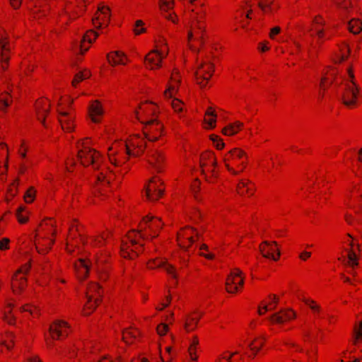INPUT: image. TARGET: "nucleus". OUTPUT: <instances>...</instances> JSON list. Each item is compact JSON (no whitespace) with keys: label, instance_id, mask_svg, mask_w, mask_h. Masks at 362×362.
<instances>
[{"label":"nucleus","instance_id":"obj_27","mask_svg":"<svg viewBox=\"0 0 362 362\" xmlns=\"http://www.w3.org/2000/svg\"><path fill=\"white\" fill-rule=\"evenodd\" d=\"M181 82V76L177 68L172 71L170 80L168 81V88L164 91L163 95L166 98H170L175 95L179 89Z\"/></svg>","mask_w":362,"mask_h":362},{"label":"nucleus","instance_id":"obj_35","mask_svg":"<svg viewBox=\"0 0 362 362\" xmlns=\"http://www.w3.org/2000/svg\"><path fill=\"white\" fill-rule=\"evenodd\" d=\"M89 259L80 258L74 263L76 276L79 281H83L86 279L89 273Z\"/></svg>","mask_w":362,"mask_h":362},{"label":"nucleus","instance_id":"obj_54","mask_svg":"<svg viewBox=\"0 0 362 362\" xmlns=\"http://www.w3.org/2000/svg\"><path fill=\"white\" fill-rule=\"evenodd\" d=\"M238 355V351L230 353L225 351L221 354L216 360V362H233L235 356Z\"/></svg>","mask_w":362,"mask_h":362},{"label":"nucleus","instance_id":"obj_55","mask_svg":"<svg viewBox=\"0 0 362 362\" xmlns=\"http://www.w3.org/2000/svg\"><path fill=\"white\" fill-rule=\"evenodd\" d=\"M90 76V72L89 70L85 69L82 71L78 72L74 76L72 81V86L76 87V86L83 80L88 78Z\"/></svg>","mask_w":362,"mask_h":362},{"label":"nucleus","instance_id":"obj_30","mask_svg":"<svg viewBox=\"0 0 362 362\" xmlns=\"http://www.w3.org/2000/svg\"><path fill=\"white\" fill-rule=\"evenodd\" d=\"M259 250L263 257L272 259L274 261L278 260L280 257L279 249L274 241L262 243L259 245Z\"/></svg>","mask_w":362,"mask_h":362},{"label":"nucleus","instance_id":"obj_20","mask_svg":"<svg viewBox=\"0 0 362 362\" xmlns=\"http://www.w3.org/2000/svg\"><path fill=\"white\" fill-rule=\"evenodd\" d=\"M31 266L29 262L22 265L13 274L11 280V288L14 293H21L27 286L26 274Z\"/></svg>","mask_w":362,"mask_h":362},{"label":"nucleus","instance_id":"obj_48","mask_svg":"<svg viewBox=\"0 0 362 362\" xmlns=\"http://www.w3.org/2000/svg\"><path fill=\"white\" fill-rule=\"evenodd\" d=\"M199 346V339L197 336H194L192 339V342L188 349L189 356L190 357L191 361H197L198 358V356L197 354V351Z\"/></svg>","mask_w":362,"mask_h":362},{"label":"nucleus","instance_id":"obj_59","mask_svg":"<svg viewBox=\"0 0 362 362\" xmlns=\"http://www.w3.org/2000/svg\"><path fill=\"white\" fill-rule=\"evenodd\" d=\"M15 338L16 336L12 332H8L6 334V339L2 342V344L6 347L8 350H10L14 345Z\"/></svg>","mask_w":362,"mask_h":362},{"label":"nucleus","instance_id":"obj_37","mask_svg":"<svg viewBox=\"0 0 362 362\" xmlns=\"http://www.w3.org/2000/svg\"><path fill=\"white\" fill-rule=\"evenodd\" d=\"M200 168L202 170L217 164L216 158L212 151L203 152L200 156Z\"/></svg>","mask_w":362,"mask_h":362},{"label":"nucleus","instance_id":"obj_28","mask_svg":"<svg viewBox=\"0 0 362 362\" xmlns=\"http://www.w3.org/2000/svg\"><path fill=\"white\" fill-rule=\"evenodd\" d=\"M88 114L93 122L100 123L105 114L102 103L98 100H91L88 107Z\"/></svg>","mask_w":362,"mask_h":362},{"label":"nucleus","instance_id":"obj_53","mask_svg":"<svg viewBox=\"0 0 362 362\" xmlns=\"http://www.w3.org/2000/svg\"><path fill=\"white\" fill-rule=\"evenodd\" d=\"M348 29L353 34H358L362 30V22L358 18H353L348 23Z\"/></svg>","mask_w":362,"mask_h":362},{"label":"nucleus","instance_id":"obj_50","mask_svg":"<svg viewBox=\"0 0 362 362\" xmlns=\"http://www.w3.org/2000/svg\"><path fill=\"white\" fill-rule=\"evenodd\" d=\"M362 342V321L354 325L353 329V344L356 345Z\"/></svg>","mask_w":362,"mask_h":362},{"label":"nucleus","instance_id":"obj_23","mask_svg":"<svg viewBox=\"0 0 362 362\" xmlns=\"http://www.w3.org/2000/svg\"><path fill=\"white\" fill-rule=\"evenodd\" d=\"M163 182L158 176L153 177L146 187V197L149 201H157L164 192Z\"/></svg>","mask_w":362,"mask_h":362},{"label":"nucleus","instance_id":"obj_63","mask_svg":"<svg viewBox=\"0 0 362 362\" xmlns=\"http://www.w3.org/2000/svg\"><path fill=\"white\" fill-rule=\"evenodd\" d=\"M17 187H18V182L16 181H14L12 182L8 189V193H7V199L12 198L17 194Z\"/></svg>","mask_w":362,"mask_h":362},{"label":"nucleus","instance_id":"obj_60","mask_svg":"<svg viewBox=\"0 0 362 362\" xmlns=\"http://www.w3.org/2000/svg\"><path fill=\"white\" fill-rule=\"evenodd\" d=\"M210 139L213 141L216 149L221 150L223 148L225 144L222 139L219 136L216 134H211L210 136Z\"/></svg>","mask_w":362,"mask_h":362},{"label":"nucleus","instance_id":"obj_39","mask_svg":"<svg viewBox=\"0 0 362 362\" xmlns=\"http://www.w3.org/2000/svg\"><path fill=\"white\" fill-rule=\"evenodd\" d=\"M108 62L112 66L125 65L127 62V57L120 51L110 52L107 56Z\"/></svg>","mask_w":362,"mask_h":362},{"label":"nucleus","instance_id":"obj_56","mask_svg":"<svg viewBox=\"0 0 362 362\" xmlns=\"http://www.w3.org/2000/svg\"><path fill=\"white\" fill-rule=\"evenodd\" d=\"M13 307V305L11 303H8L4 308V319L10 325H12L15 322V318L11 315V310Z\"/></svg>","mask_w":362,"mask_h":362},{"label":"nucleus","instance_id":"obj_21","mask_svg":"<svg viewBox=\"0 0 362 362\" xmlns=\"http://www.w3.org/2000/svg\"><path fill=\"white\" fill-rule=\"evenodd\" d=\"M124 142L132 157L141 156L146 148V139L141 134L132 135Z\"/></svg>","mask_w":362,"mask_h":362},{"label":"nucleus","instance_id":"obj_5","mask_svg":"<svg viewBox=\"0 0 362 362\" xmlns=\"http://www.w3.org/2000/svg\"><path fill=\"white\" fill-rule=\"evenodd\" d=\"M55 221L47 218L41 221L35 230V245L37 252L46 254L54 243Z\"/></svg>","mask_w":362,"mask_h":362},{"label":"nucleus","instance_id":"obj_9","mask_svg":"<svg viewBox=\"0 0 362 362\" xmlns=\"http://www.w3.org/2000/svg\"><path fill=\"white\" fill-rule=\"evenodd\" d=\"M110 163L115 167H121L131 157L124 141H115L107 150Z\"/></svg>","mask_w":362,"mask_h":362},{"label":"nucleus","instance_id":"obj_13","mask_svg":"<svg viewBox=\"0 0 362 362\" xmlns=\"http://www.w3.org/2000/svg\"><path fill=\"white\" fill-rule=\"evenodd\" d=\"M70 332L68 323L63 320H57L52 322L49 329L50 338L46 339L47 348L52 349L54 346V340H62L66 338Z\"/></svg>","mask_w":362,"mask_h":362},{"label":"nucleus","instance_id":"obj_17","mask_svg":"<svg viewBox=\"0 0 362 362\" xmlns=\"http://www.w3.org/2000/svg\"><path fill=\"white\" fill-rule=\"evenodd\" d=\"M158 113L157 105L153 102L144 101L140 103L135 111L136 119L142 124L157 119Z\"/></svg>","mask_w":362,"mask_h":362},{"label":"nucleus","instance_id":"obj_29","mask_svg":"<svg viewBox=\"0 0 362 362\" xmlns=\"http://www.w3.org/2000/svg\"><path fill=\"white\" fill-rule=\"evenodd\" d=\"M344 78L338 76V71L335 68H329L324 74L320 81V88L326 89L331 84H341Z\"/></svg>","mask_w":362,"mask_h":362},{"label":"nucleus","instance_id":"obj_32","mask_svg":"<svg viewBox=\"0 0 362 362\" xmlns=\"http://www.w3.org/2000/svg\"><path fill=\"white\" fill-rule=\"evenodd\" d=\"M50 103L47 98H39L35 102L36 115L43 126L47 128L45 118L49 111Z\"/></svg>","mask_w":362,"mask_h":362},{"label":"nucleus","instance_id":"obj_25","mask_svg":"<svg viewBox=\"0 0 362 362\" xmlns=\"http://www.w3.org/2000/svg\"><path fill=\"white\" fill-rule=\"evenodd\" d=\"M148 269H163L168 275H170L175 280V284H177V274L175 267L169 264L165 259L155 258L150 259L146 263Z\"/></svg>","mask_w":362,"mask_h":362},{"label":"nucleus","instance_id":"obj_36","mask_svg":"<svg viewBox=\"0 0 362 362\" xmlns=\"http://www.w3.org/2000/svg\"><path fill=\"white\" fill-rule=\"evenodd\" d=\"M236 190L241 196H252L255 190V185L247 179H243L237 185Z\"/></svg>","mask_w":362,"mask_h":362},{"label":"nucleus","instance_id":"obj_44","mask_svg":"<svg viewBox=\"0 0 362 362\" xmlns=\"http://www.w3.org/2000/svg\"><path fill=\"white\" fill-rule=\"evenodd\" d=\"M205 177V180L209 183H215L218 177V170L217 164L211 166L209 169L206 168L202 170Z\"/></svg>","mask_w":362,"mask_h":362},{"label":"nucleus","instance_id":"obj_46","mask_svg":"<svg viewBox=\"0 0 362 362\" xmlns=\"http://www.w3.org/2000/svg\"><path fill=\"white\" fill-rule=\"evenodd\" d=\"M279 303V298L274 295H269L267 298L262 300L261 304L263 305L264 311H269L275 309Z\"/></svg>","mask_w":362,"mask_h":362},{"label":"nucleus","instance_id":"obj_62","mask_svg":"<svg viewBox=\"0 0 362 362\" xmlns=\"http://www.w3.org/2000/svg\"><path fill=\"white\" fill-rule=\"evenodd\" d=\"M200 253L199 255L204 257L206 259L212 260L214 259L215 255L212 253H205L204 252H208L209 247L206 244H202L200 247Z\"/></svg>","mask_w":362,"mask_h":362},{"label":"nucleus","instance_id":"obj_19","mask_svg":"<svg viewBox=\"0 0 362 362\" xmlns=\"http://www.w3.org/2000/svg\"><path fill=\"white\" fill-rule=\"evenodd\" d=\"M244 274L240 269H233L226 280V291L231 294L242 291L244 286Z\"/></svg>","mask_w":362,"mask_h":362},{"label":"nucleus","instance_id":"obj_15","mask_svg":"<svg viewBox=\"0 0 362 362\" xmlns=\"http://www.w3.org/2000/svg\"><path fill=\"white\" fill-rule=\"evenodd\" d=\"M201 233L191 226H185L181 228L177 234L178 245L185 250H189L194 243L199 240Z\"/></svg>","mask_w":362,"mask_h":362},{"label":"nucleus","instance_id":"obj_43","mask_svg":"<svg viewBox=\"0 0 362 362\" xmlns=\"http://www.w3.org/2000/svg\"><path fill=\"white\" fill-rule=\"evenodd\" d=\"M265 339L264 337H258L250 341L247 347L252 353V357L254 358L264 345Z\"/></svg>","mask_w":362,"mask_h":362},{"label":"nucleus","instance_id":"obj_6","mask_svg":"<svg viewBox=\"0 0 362 362\" xmlns=\"http://www.w3.org/2000/svg\"><path fill=\"white\" fill-rule=\"evenodd\" d=\"M341 100L344 105L349 108L358 106L362 97L358 85L355 81V76L351 66L346 70V75L340 85Z\"/></svg>","mask_w":362,"mask_h":362},{"label":"nucleus","instance_id":"obj_4","mask_svg":"<svg viewBox=\"0 0 362 362\" xmlns=\"http://www.w3.org/2000/svg\"><path fill=\"white\" fill-rule=\"evenodd\" d=\"M206 10L202 6L191 15L190 28L188 32V44L192 49L202 46L205 39Z\"/></svg>","mask_w":362,"mask_h":362},{"label":"nucleus","instance_id":"obj_49","mask_svg":"<svg viewBox=\"0 0 362 362\" xmlns=\"http://www.w3.org/2000/svg\"><path fill=\"white\" fill-rule=\"evenodd\" d=\"M259 7L264 13H272L276 9L274 0H260Z\"/></svg>","mask_w":362,"mask_h":362},{"label":"nucleus","instance_id":"obj_51","mask_svg":"<svg viewBox=\"0 0 362 362\" xmlns=\"http://www.w3.org/2000/svg\"><path fill=\"white\" fill-rule=\"evenodd\" d=\"M302 300L308 307L310 308V309L312 310V312L314 315H320V313L322 311V308H321L320 305L319 304H317V303L315 300L308 298H303L302 299Z\"/></svg>","mask_w":362,"mask_h":362},{"label":"nucleus","instance_id":"obj_64","mask_svg":"<svg viewBox=\"0 0 362 362\" xmlns=\"http://www.w3.org/2000/svg\"><path fill=\"white\" fill-rule=\"evenodd\" d=\"M173 109L177 112H181L183 109V103L177 98H175L171 102Z\"/></svg>","mask_w":362,"mask_h":362},{"label":"nucleus","instance_id":"obj_3","mask_svg":"<svg viewBox=\"0 0 362 362\" xmlns=\"http://www.w3.org/2000/svg\"><path fill=\"white\" fill-rule=\"evenodd\" d=\"M110 232L104 231L99 235L85 238L80 233L77 221L74 220L66 238V252L72 255L75 252V248L80 250L81 244L88 249L100 248L110 243Z\"/></svg>","mask_w":362,"mask_h":362},{"label":"nucleus","instance_id":"obj_14","mask_svg":"<svg viewBox=\"0 0 362 362\" xmlns=\"http://www.w3.org/2000/svg\"><path fill=\"white\" fill-rule=\"evenodd\" d=\"M103 290L97 283L88 284L86 290L87 302L83 308L84 315H90L101 301Z\"/></svg>","mask_w":362,"mask_h":362},{"label":"nucleus","instance_id":"obj_42","mask_svg":"<svg viewBox=\"0 0 362 362\" xmlns=\"http://www.w3.org/2000/svg\"><path fill=\"white\" fill-rule=\"evenodd\" d=\"M139 331L134 327L125 329L122 332V340L127 344H133L139 336Z\"/></svg>","mask_w":362,"mask_h":362},{"label":"nucleus","instance_id":"obj_61","mask_svg":"<svg viewBox=\"0 0 362 362\" xmlns=\"http://www.w3.org/2000/svg\"><path fill=\"white\" fill-rule=\"evenodd\" d=\"M20 311L23 312H28L31 315H37V308L31 304H25L24 305H22L20 308Z\"/></svg>","mask_w":362,"mask_h":362},{"label":"nucleus","instance_id":"obj_1","mask_svg":"<svg viewBox=\"0 0 362 362\" xmlns=\"http://www.w3.org/2000/svg\"><path fill=\"white\" fill-rule=\"evenodd\" d=\"M90 143L89 138L78 141L77 158L83 166H90L95 171V193L105 195L111 190L110 185L114 178L113 170L104 163V158L100 153L90 147Z\"/></svg>","mask_w":362,"mask_h":362},{"label":"nucleus","instance_id":"obj_52","mask_svg":"<svg viewBox=\"0 0 362 362\" xmlns=\"http://www.w3.org/2000/svg\"><path fill=\"white\" fill-rule=\"evenodd\" d=\"M12 96L10 93L6 91L0 95V110L5 111L12 103Z\"/></svg>","mask_w":362,"mask_h":362},{"label":"nucleus","instance_id":"obj_57","mask_svg":"<svg viewBox=\"0 0 362 362\" xmlns=\"http://www.w3.org/2000/svg\"><path fill=\"white\" fill-rule=\"evenodd\" d=\"M36 189L34 187H30L25 193L24 200L28 204H31L36 196Z\"/></svg>","mask_w":362,"mask_h":362},{"label":"nucleus","instance_id":"obj_22","mask_svg":"<svg viewBox=\"0 0 362 362\" xmlns=\"http://www.w3.org/2000/svg\"><path fill=\"white\" fill-rule=\"evenodd\" d=\"M312 37H316V42H311L308 47V54L310 58H314L317 52L318 48L324 43V42L329 39L326 29L325 28L312 27Z\"/></svg>","mask_w":362,"mask_h":362},{"label":"nucleus","instance_id":"obj_12","mask_svg":"<svg viewBox=\"0 0 362 362\" xmlns=\"http://www.w3.org/2000/svg\"><path fill=\"white\" fill-rule=\"evenodd\" d=\"M86 0H75V2H69L59 13V21L68 24L69 20H74L81 16L85 11Z\"/></svg>","mask_w":362,"mask_h":362},{"label":"nucleus","instance_id":"obj_40","mask_svg":"<svg viewBox=\"0 0 362 362\" xmlns=\"http://www.w3.org/2000/svg\"><path fill=\"white\" fill-rule=\"evenodd\" d=\"M244 127V124L240 121H235L228 124L222 129V134L225 136H233L240 132Z\"/></svg>","mask_w":362,"mask_h":362},{"label":"nucleus","instance_id":"obj_8","mask_svg":"<svg viewBox=\"0 0 362 362\" xmlns=\"http://www.w3.org/2000/svg\"><path fill=\"white\" fill-rule=\"evenodd\" d=\"M197 67L195 71L196 81L202 88H204L213 76L214 65L211 62L210 55H207L205 57L199 56L197 59Z\"/></svg>","mask_w":362,"mask_h":362},{"label":"nucleus","instance_id":"obj_58","mask_svg":"<svg viewBox=\"0 0 362 362\" xmlns=\"http://www.w3.org/2000/svg\"><path fill=\"white\" fill-rule=\"evenodd\" d=\"M16 217L18 221L21 223H25L28 221V212L26 211L25 207L20 206L16 211Z\"/></svg>","mask_w":362,"mask_h":362},{"label":"nucleus","instance_id":"obj_31","mask_svg":"<svg viewBox=\"0 0 362 362\" xmlns=\"http://www.w3.org/2000/svg\"><path fill=\"white\" fill-rule=\"evenodd\" d=\"M295 317L296 313L293 310L285 309L272 315L269 317V321L272 325H282L295 319Z\"/></svg>","mask_w":362,"mask_h":362},{"label":"nucleus","instance_id":"obj_10","mask_svg":"<svg viewBox=\"0 0 362 362\" xmlns=\"http://www.w3.org/2000/svg\"><path fill=\"white\" fill-rule=\"evenodd\" d=\"M169 52L167 44L156 46V49L149 52L145 57L146 66L150 70H158L162 66V61Z\"/></svg>","mask_w":362,"mask_h":362},{"label":"nucleus","instance_id":"obj_2","mask_svg":"<svg viewBox=\"0 0 362 362\" xmlns=\"http://www.w3.org/2000/svg\"><path fill=\"white\" fill-rule=\"evenodd\" d=\"M163 225L162 221L158 217L150 215L144 217L137 230L129 231L122 238L121 255L132 259L137 257L144 250V242L158 237Z\"/></svg>","mask_w":362,"mask_h":362},{"label":"nucleus","instance_id":"obj_47","mask_svg":"<svg viewBox=\"0 0 362 362\" xmlns=\"http://www.w3.org/2000/svg\"><path fill=\"white\" fill-rule=\"evenodd\" d=\"M350 54V48L349 45L342 42L339 45V50L337 53V60L338 62H342L345 61L349 56Z\"/></svg>","mask_w":362,"mask_h":362},{"label":"nucleus","instance_id":"obj_38","mask_svg":"<svg viewBox=\"0 0 362 362\" xmlns=\"http://www.w3.org/2000/svg\"><path fill=\"white\" fill-rule=\"evenodd\" d=\"M98 34L93 30L86 31L80 45L81 53L83 54L90 47V45L97 38Z\"/></svg>","mask_w":362,"mask_h":362},{"label":"nucleus","instance_id":"obj_18","mask_svg":"<svg viewBox=\"0 0 362 362\" xmlns=\"http://www.w3.org/2000/svg\"><path fill=\"white\" fill-rule=\"evenodd\" d=\"M11 45L8 34L4 28H0V67L2 71L8 69L11 57Z\"/></svg>","mask_w":362,"mask_h":362},{"label":"nucleus","instance_id":"obj_26","mask_svg":"<svg viewBox=\"0 0 362 362\" xmlns=\"http://www.w3.org/2000/svg\"><path fill=\"white\" fill-rule=\"evenodd\" d=\"M92 21L96 28L107 27L110 21V8L109 6L100 4Z\"/></svg>","mask_w":362,"mask_h":362},{"label":"nucleus","instance_id":"obj_33","mask_svg":"<svg viewBox=\"0 0 362 362\" xmlns=\"http://www.w3.org/2000/svg\"><path fill=\"white\" fill-rule=\"evenodd\" d=\"M344 243L347 245L346 250L347 253L348 262L352 267H354L355 265H357L356 252L360 251L359 245L358 243H354L353 238L349 235H347Z\"/></svg>","mask_w":362,"mask_h":362},{"label":"nucleus","instance_id":"obj_45","mask_svg":"<svg viewBox=\"0 0 362 362\" xmlns=\"http://www.w3.org/2000/svg\"><path fill=\"white\" fill-rule=\"evenodd\" d=\"M218 115L212 107L207 108L204 116V122L209 125V127L214 128L216 126V118Z\"/></svg>","mask_w":362,"mask_h":362},{"label":"nucleus","instance_id":"obj_16","mask_svg":"<svg viewBox=\"0 0 362 362\" xmlns=\"http://www.w3.org/2000/svg\"><path fill=\"white\" fill-rule=\"evenodd\" d=\"M346 198L350 207L355 209L356 212L362 211V180L356 179L353 181L347 189Z\"/></svg>","mask_w":362,"mask_h":362},{"label":"nucleus","instance_id":"obj_11","mask_svg":"<svg viewBox=\"0 0 362 362\" xmlns=\"http://www.w3.org/2000/svg\"><path fill=\"white\" fill-rule=\"evenodd\" d=\"M69 103V108L70 107L72 101L68 97H62L59 101L57 111L59 112V122L61 124L62 129L64 131L71 132L74 129V115L66 110L64 107V103Z\"/></svg>","mask_w":362,"mask_h":362},{"label":"nucleus","instance_id":"obj_24","mask_svg":"<svg viewBox=\"0 0 362 362\" xmlns=\"http://www.w3.org/2000/svg\"><path fill=\"white\" fill-rule=\"evenodd\" d=\"M143 136L150 141H156L163 132V125L158 119L144 124Z\"/></svg>","mask_w":362,"mask_h":362},{"label":"nucleus","instance_id":"obj_7","mask_svg":"<svg viewBox=\"0 0 362 362\" xmlns=\"http://www.w3.org/2000/svg\"><path fill=\"white\" fill-rule=\"evenodd\" d=\"M248 162L247 153L240 148H234L224 155L223 163L228 173L233 175H240Z\"/></svg>","mask_w":362,"mask_h":362},{"label":"nucleus","instance_id":"obj_34","mask_svg":"<svg viewBox=\"0 0 362 362\" xmlns=\"http://www.w3.org/2000/svg\"><path fill=\"white\" fill-rule=\"evenodd\" d=\"M147 161L157 172L160 173L163 170L165 158L161 152L151 151L148 155Z\"/></svg>","mask_w":362,"mask_h":362},{"label":"nucleus","instance_id":"obj_41","mask_svg":"<svg viewBox=\"0 0 362 362\" xmlns=\"http://www.w3.org/2000/svg\"><path fill=\"white\" fill-rule=\"evenodd\" d=\"M202 317V314L198 312L191 313L186 319L185 329L187 332L194 330L197 325Z\"/></svg>","mask_w":362,"mask_h":362}]
</instances>
